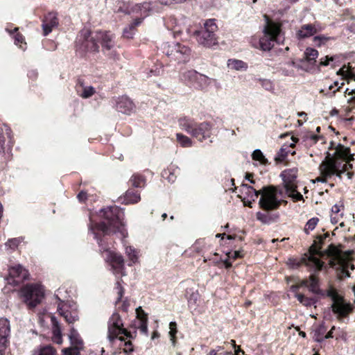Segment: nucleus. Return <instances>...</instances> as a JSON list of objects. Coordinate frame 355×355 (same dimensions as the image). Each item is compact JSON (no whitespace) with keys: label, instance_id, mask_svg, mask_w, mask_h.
Segmentation results:
<instances>
[{"label":"nucleus","instance_id":"obj_1","mask_svg":"<svg viewBox=\"0 0 355 355\" xmlns=\"http://www.w3.org/2000/svg\"><path fill=\"white\" fill-rule=\"evenodd\" d=\"M101 212L106 222L103 221L96 223L94 227H91L90 230L94 234L95 239L98 240V232H101L103 234H110L119 232L125 237L127 233L123 228V220L124 213L123 209L116 206H112L102 209Z\"/></svg>","mask_w":355,"mask_h":355},{"label":"nucleus","instance_id":"obj_2","mask_svg":"<svg viewBox=\"0 0 355 355\" xmlns=\"http://www.w3.org/2000/svg\"><path fill=\"white\" fill-rule=\"evenodd\" d=\"M242 187L246 188L250 193H252L251 198H257L261 196L259 205L264 211H272L277 209L282 202L281 200L277 198V189L272 185L263 187L261 190L257 191L252 187L248 184H242Z\"/></svg>","mask_w":355,"mask_h":355},{"label":"nucleus","instance_id":"obj_3","mask_svg":"<svg viewBox=\"0 0 355 355\" xmlns=\"http://www.w3.org/2000/svg\"><path fill=\"white\" fill-rule=\"evenodd\" d=\"M328 236L327 234L319 235L316 237L313 244L309 248V254H305L301 259H289L288 264L293 268H298L302 264L310 267L311 268H315L317 271H320L323 267V262H322L315 255H322L321 245L323 240Z\"/></svg>","mask_w":355,"mask_h":355},{"label":"nucleus","instance_id":"obj_4","mask_svg":"<svg viewBox=\"0 0 355 355\" xmlns=\"http://www.w3.org/2000/svg\"><path fill=\"white\" fill-rule=\"evenodd\" d=\"M150 3H143L130 4L129 3L126 8V13L130 15H137V17L135 21L123 29V36L125 38H132L135 33V27L139 25L143 19L148 16L151 10L154 9L153 6H150Z\"/></svg>","mask_w":355,"mask_h":355},{"label":"nucleus","instance_id":"obj_5","mask_svg":"<svg viewBox=\"0 0 355 355\" xmlns=\"http://www.w3.org/2000/svg\"><path fill=\"white\" fill-rule=\"evenodd\" d=\"M218 26L215 19H206L200 29L195 31L193 36L197 42L205 47H211L217 44L216 35Z\"/></svg>","mask_w":355,"mask_h":355},{"label":"nucleus","instance_id":"obj_6","mask_svg":"<svg viewBox=\"0 0 355 355\" xmlns=\"http://www.w3.org/2000/svg\"><path fill=\"white\" fill-rule=\"evenodd\" d=\"M179 125L182 130L200 141H202L211 136V125L208 122L198 124L193 120L184 117L179 119Z\"/></svg>","mask_w":355,"mask_h":355},{"label":"nucleus","instance_id":"obj_7","mask_svg":"<svg viewBox=\"0 0 355 355\" xmlns=\"http://www.w3.org/2000/svg\"><path fill=\"white\" fill-rule=\"evenodd\" d=\"M265 17L266 22L263 35L259 39V45L262 51H268L273 47L275 42H280L281 25L271 21L267 16Z\"/></svg>","mask_w":355,"mask_h":355},{"label":"nucleus","instance_id":"obj_8","mask_svg":"<svg viewBox=\"0 0 355 355\" xmlns=\"http://www.w3.org/2000/svg\"><path fill=\"white\" fill-rule=\"evenodd\" d=\"M24 303L29 309H34L44 297V290L39 284H28L21 289Z\"/></svg>","mask_w":355,"mask_h":355},{"label":"nucleus","instance_id":"obj_9","mask_svg":"<svg viewBox=\"0 0 355 355\" xmlns=\"http://www.w3.org/2000/svg\"><path fill=\"white\" fill-rule=\"evenodd\" d=\"M162 48L163 52L172 60L178 63H184L189 60L191 49L184 44L178 42H167L163 44Z\"/></svg>","mask_w":355,"mask_h":355},{"label":"nucleus","instance_id":"obj_10","mask_svg":"<svg viewBox=\"0 0 355 355\" xmlns=\"http://www.w3.org/2000/svg\"><path fill=\"white\" fill-rule=\"evenodd\" d=\"M281 177L282 178L284 187L288 196L294 201L302 200V195L297 191L296 179L297 177V169L293 168L285 170L281 173Z\"/></svg>","mask_w":355,"mask_h":355},{"label":"nucleus","instance_id":"obj_11","mask_svg":"<svg viewBox=\"0 0 355 355\" xmlns=\"http://www.w3.org/2000/svg\"><path fill=\"white\" fill-rule=\"evenodd\" d=\"M327 295L333 302L331 309L334 313L338 315V318L346 317L352 312L353 309L352 305L350 303L346 302L344 298L338 295L334 289H329Z\"/></svg>","mask_w":355,"mask_h":355},{"label":"nucleus","instance_id":"obj_12","mask_svg":"<svg viewBox=\"0 0 355 355\" xmlns=\"http://www.w3.org/2000/svg\"><path fill=\"white\" fill-rule=\"evenodd\" d=\"M98 38L96 33H92L88 29L82 30L76 40V45L84 51H98Z\"/></svg>","mask_w":355,"mask_h":355},{"label":"nucleus","instance_id":"obj_13","mask_svg":"<svg viewBox=\"0 0 355 355\" xmlns=\"http://www.w3.org/2000/svg\"><path fill=\"white\" fill-rule=\"evenodd\" d=\"M334 161L352 162L354 159V155L350 153V148L345 147L344 145L338 144L335 147V152L333 155L327 153L324 160L320 165V169L322 173L327 172L326 164L329 159Z\"/></svg>","mask_w":355,"mask_h":355},{"label":"nucleus","instance_id":"obj_14","mask_svg":"<svg viewBox=\"0 0 355 355\" xmlns=\"http://www.w3.org/2000/svg\"><path fill=\"white\" fill-rule=\"evenodd\" d=\"M343 163V161H334V159H329L326 164L327 172L324 173L326 176H332L336 175L338 178L341 179L342 175L345 172L347 173V176L349 179H352L354 173L349 172V169L352 168V164H350V162H345Z\"/></svg>","mask_w":355,"mask_h":355},{"label":"nucleus","instance_id":"obj_15","mask_svg":"<svg viewBox=\"0 0 355 355\" xmlns=\"http://www.w3.org/2000/svg\"><path fill=\"white\" fill-rule=\"evenodd\" d=\"M121 334L129 336L127 330L123 328V323L120 315L114 313L108 321V338L110 341H112Z\"/></svg>","mask_w":355,"mask_h":355},{"label":"nucleus","instance_id":"obj_16","mask_svg":"<svg viewBox=\"0 0 355 355\" xmlns=\"http://www.w3.org/2000/svg\"><path fill=\"white\" fill-rule=\"evenodd\" d=\"M71 346L62 349V355H79L84 347L83 340L78 331L71 328L69 335Z\"/></svg>","mask_w":355,"mask_h":355},{"label":"nucleus","instance_id":"obj_17","mask_svg":"<svg viewBox=\"0 0 355 355\" xmlns=\"http://www.w3.org/2000/svg\"><path fill=\"white\" fill-rule=\"evenodd\" d=\"M28 271L24 269L21 265H17L10 268L9 277L7 281L9 284L17 285L23 280L28 279Z\"/></svg>","mask_w":355,"mask_h":355},{"label":"nucleus","instance_id":"obj_18","mask_svg":"<svg viewBox=\"0 0 355 355\" xmlns=\"http://www.w3.org/2000/svg\"><path fill=\"white\" fill-rule=\"evenodd\" d=\"M318 57V51L313 48L308 47L304 53V58L300 60V65L298 66L306 71L313 68Z\"/></svg>","mask_w":355,"mask_h":355},{"label":"nucleus","instance_id":"obj_19","mask_svg":"<svg viewBox=\"0 0 355 355\" xmlns=\"http://www.w3.org/2000/svg\"><path fill=\"white\" fill-rule=\"evenodd\" d=\"M114 101L116 110L123 114H130L135 110L134 103L126 96L118 97Z\"/></svg>","mask_w":355,"mask_h":355},{"label":"nucleus","instance_id":"obj_20","mask_svg":"<svg viewBox=\"0 0 355 355\" xmlns=\"http://www.w3.org/2000/svg\"><path fill=\"white\" fill-rule=\"evenodd\" d=\"M10 322L6 318L0 319V355H3L8 343L10 334Z\"/></svg>","mask_w":355,"mask_h":355},{"label":"nucleus","instance_id":"obj_21","mask_svg":"<svg viewBox=\"0 0 355 355\" xmlns=\"http://www.w3.org/2000/svg\"><path fill=\"white\" fill-rule=\"evenodd\" d=\"M98 41H101L103 51H110L114 46V36L110 32H96Z\"/></svg>","mask_w":355,"mask_h":355},{"label":"nucleus","instance_id":"obj_22","mask_svg":"<svg viewBox=\"0 0 355 355\" xmlns=\"http://www.w3.org/2000/svg\"><path fill=\"white\" fill-rule=\"evenodd\" d=\"M98 41H101L103 51H110L114 46V36L110 32H96Z\"/></svg>","mask_w":355,"mask_h":355},{"label":"nucleus","instance_id":"obj_23","mask_svg":"<svg viewBox=\"0 0 355 355\" xmlns=\"http://www.w3.org/2000/svg\"><path fill=\"white\" fill-rule=\"evenodd\" d=\"M58 19L55 13L49 12L43 20L42 28L44 35H47L52 31L53 28L57 27Z\"/></svg>","mask_w":355,"mask_h":355},{"label":"nucleus","instance_id":"obj_24","mask_svg":"<svg viewBox=\"0 0 355 355\" xmlns=\"http://www.w3.org/2000/svg\"><path fill=\"white\" fill-rule=\"evenodd\" d=\"M110 259L114 272L115 274L121 273L124 269V259L122 255L110 252Z\"/></svg>","mask_w":355,"mask_h":355},{"label":"nucleus","instance_id":"obj_25","mask_svg":"<svg viewBox=\"0 0 355 355\" xmlns=\"http://www.w3.org/2000/svg\"><path fill=\"white\" fill-rule=\"evenodd\" d=\"M58 312L64 318L68 324H73L79 319L78 314L76 311H71L68 309H65L64 305L61 304L58 305Z\"/></svg>","mask_w":355,"mask_h":355},{"label":"nucleus","instance_id":"obj_26","mask_svg":"<svg viewBox=\"0 0 355 355\" xmlns=\"http://www.w3.org/2000/svg\"><path fill=\"white\" fill-rule=\"evenodd\" d=\"M314 35L315 28L312 26V24L302 25L296 33V36L300 40L310 37Z\"/></svg>","mask_w":355,"mask_h":355},{"label":"nucleus","instance_id":"obj_27","mask_svg":"<svg viewBox=\"0 0 355 355\" xmlns=\"http://www.w3.org/2000/svg\"><path fill=\"white\" fill-rule=\"evenodd\" d=\"M313 269H314V274H312L309 276V282L308 288H309V291H311V293H313L314 294L324 295L322 291L320 288L319 280L316 276V272H318V271H317L315 270V268H313Z\"/></svg>","mask_w":355,"mask_h":355},{"label":"nucleus","instance_id":"obj_28","mask_svg":"<svg viewBox=\"0 0 355 355\" xmlns=\"http://www.w3.org/2000/svg\"><path fill=\"white\" fill-rule=\"evenodd\" d=\"M140 200V194L137 191L133 189H128L123 198V202L125 204H135L137 203Z\"/></svg>","mask_w":355,"mask_h":355},{"label":"nucleus","instance_id":"obj_29","mask_svg":"<svg viewBox=\"0 0 355 355\" xmlns=\"http://www.w3.org/2000/svg\"><path fill=\"white\" fill-rule=\"evenodd\" d=\"M291 139L293 141V143H291L289 146H284L279 149V150L277 153V155L275 158V159L277 161H279V162L284 161V159L286 157L288 153H290V150L288 148L289 147L293 148L295 146V143H297L298 141V139L295 137H292Z\"/></svg>","mask_w":355,"mask_h":355},{"label":"nucleus","instance_id":"obj_30","mask_svg":"<svg viewBox=\"0 0 355 355\" xmlns=\"http://www.w3.org/2000/svg\"><path fill=\"white\" fill-rule=\"evenodd\" d=\"M51 322L53 324V340L55 343H56L58 344H61L62 343L61 329H60L59 322L55 316H51Z\"/></svg>","mask_w":355,"mask_h":355},{"label":"nucleus","instance_id":"obj_31","mask_svg":"<svg viewBox=\"0 0 355 355\" xmlns=\"http://www.w3.org/2000/svg\"><path fill=\"white\" fill-rule=\"evenodd\" d=\"M227 67L230 69L236 71L246 70L248 69V64L241 60L229 59L227 60Z\"/></svg>","mask_w":355,"mask_h":355},{"label":"nucleus","instance_id":"obj_32","mask_svg":"<svg viewBox=\"0 0 355 355\" xmlns=\"http://www.w3.org/2000/svg\"><path fill=\"white\" fill-rule=\"evenodd\" d=\"M212 79L208 76L200 73L198 74V78L195 87L200 89H207L211 83Z\"/></svg>","mask_w":355,"mask_h":355},{"label":"nucleus","instance_id":"obj_33","mask_svg":"<svg viewBox=\"0 0 355 355\" xmlns=\"http://www.w3.org/2000/svg\"><path fill=\"white\" fill-rule=\"evenodd\" d=\"M125 254L129 259V266L136 263L139 259V252L132 246L125 247Z\"/></svg>","mask_w":355,"mask_h":355},{"label":"nucleus","instance_id":"obj_34","mask_svg":"<svg viewBox=\"0 0 355 355\" xmlns=\"http://www.w3.org/2000/svg\"><path fill=\"white\" fill-rule=\"evenodd\" d=\"M199 73L195 70H188L182 74V79L193 84L195 86Z\"/></svg>","mask_w":355,"mask_h":355},{"label":"nucleus","instance_id":"obj_35","mask_svg":"<svg viewBox=\"0 0 355 355\" xmlns=\"http://www.w3.org/2000/svg\"><path fill=\"white\" fill-rule=\"evenodd\" d=\"M131 185L134 187L141 188L146 184V180L143 175L134 174L130 179Z\"/></svg>","mask_w":355,"mask_h":355},{"label":"nucleus","instance_id":"obj_36","mask_svg":"<svg viewBox=\"0 0 355 355\" xmlns=\"http://www.w3.org/2000/svg\"><path fill=\"white\" fill-rule=\"evenodd\" d=\"M327 331V328L324 325L320 324L315 328L313 333V338L316 342H322L324 339V334Z\"/></svg>","mask_w":355,"mask_h":355},{"label":"nucleus","instance_id":"obj_37","mask_svg":"<svg viewBox=\"0 0 355 355\" xmlns=\"http://www.w3.org/2000/svg\"><path fill=\"white\" fill-rule=\"evenodd\" d=\"M55 352L56 351L53 347L45 345L35 350L33 355H55Z\"/></svg>","mask_w":355,"mask_h":355},{"label":"nucleus","instance_id":"obj_38","mask_svg":"<svg viewBox=\"0 0 355 355\" xmlns=\"http://www.w3.org/2000/svg\"><path fill=\"white\" fill-rule=\"evenodd\" d=\"M295 297L297 300L305 306H311L316 302V300L315 298L307 297L302 293H296Z\"/></svg>","mask_w":355,"mask_h":355},{"label":"nucleus","instance_id":"obj_39","mask_svg":"<svg viewBox=\"0 0 355 355\" xmlns=\"http://www.w3.org/2000/svg\"><path fill=\"white\" fill-rule=\"evenodd\" d=\"M176 139L178 142L181 145L182 147H191L193 144V142L189 137L181 133L176 134Z\"/></svg>","mask_w":355,"mask_h":355},{"label":"nucleus","instance_id":"obj_40","mask_svg":"<svg viewBox=\"0 0 355 355\" xmlns=\"http://www.w3.org/2000/svg\"><path fill=\"white\" fill-rule=\"evenodd\" d=\"M261 84V87L266 91L268 92H274L275 90V85L269 79L265 78H259L257 80Z\"/></svg>","mask_w":355,"mask_h":355},{"label":"nucleus","instance_id":"obj_41","mask_svg":"<svg viewBox=\"0 0 355 355\" xmlns=\"http://www.w3.org/2000/svg\"><path fill=\"white\" fill-rule=\"evenodd\" d=\"M318 221H319V219L316 217H313V218L309 219L305 225L304 230V232L306 234H309L311 231H312L315 229Z\"/></svg>","mask_w":355,"mask_h":355},{"label":"nucleus","instance_id":"obj_42","mask_svg":"<svg viewBox=\"0 0 355 355\" xmlns=\"http://www.w3.org/2000/svg\"><path fill=\"white\" fill-rule=\"evenodd\" d=\"M148 1H146L145 3H150V6L154 7V9L153 10H151V12L157 10L156 5H155L157 0H148ZM158 1H159V3L161 4H164V5H169V4H171L173 3H182V1H178V0H158Z\"/></svg>","mask_w":355,"mask_h":355},{"label":"nucleus","instance_id":"obj_43","mask_svg":"<svg viewBox=\"0 0 355 355\" xmlns=\"http://www.w3.org/2000/svg\"><path fill=\"white\" fill-rule=\"evenodd\" d=\"M95 89L92 86L83 87V91L80 93V96L83 98H88L94 95Z\"/></svg>","mask_w":355,"mask_h":355},{"label":"nucleus","instance_id":"obj_44","mask_svg":"<svg viewBox=\"0 0 355 355\" xmlns=\"http://www.w3.org/2000/svg\"><path fill=\"white\" fill-rule=\"evenodd\" d=\"M252 159L260 162V163L265 164L267 163V159L265 158L263 153L259 149L254 150L252 155Z\"/></svg>","mask_w":355,"mask_h":355},{"label":"nucleus","instance_id":"obj_45","mask_svg":"<svg viewBox=\"0 0 355 355\" xmlns=\"http://www.w3.org/2000/svg\"><path fill=\"white\" fill-rule=\"evenodd\" d=\"M330 39H331V37H327L325 35H321L315 36L313 38V43L315 44V45H316L318 46H320L326 44Z\"/></svg>","mask_w":355,"mask_h":355},{"label":"nucleus","instance_id":"obj_46","mask_svg":"<svg viewBox=\"0 0 355 355\" xmlns=\"http://www.w3.org/2000/svg\"><path fill=\"white\" fill-rule=\"evenodd\" d=\"M169 328H170L169 335L171 336V340L173 345H174L175 343V334L177 333L176 323L175 322H171L169 324Z\"/></svg>","mask_w":355,"mask_h":355},{"label":"nucleus","instance_id":"obj_47","mask_svg":"<svg viewBox=\"0 0 355 355\" xmlns=\"http://www.w3.org/2000/svg\"><path fill=\"white\" fill-rule=\"evenodd\" d=\"M148 318L141 319L139 320V328L141 331L144 334H146L148 331Z\"/></svg>","mask_w":355,"mask_h":355},{"label":"nucleus","instance_id":"obj_48","mask_svg":"<svg viewBox=\"0 0 355 355\" xmlns=\"http://www.w3.org/2000/svg\"><path fill=\"white\" fill-rule=\"evenodd\" d=\"M257 220L264 223H267L269 221V218L268 215L260 211L257 213Z\"/></svg>","mask_w":355,"mask_h":355},{"label":"nucleus","instance_id":"obj_49","mask_svg":"<svg viewBox=\"0 0 355 355\" xmlns=\"http://www.w3.org/2000/svg\"><path fill=\"white\" fill-rule=\"evenodd\" d=\"M116 288L117 289V293H118V297H117V300H116V303L118 302H119L122 297H123V293H124V289L121 286V284L119 282H116Z\"/></svg>","mask_w":355,"mask_h":355},{"label":"nucleus","instance_id":"obj_50","mask_svg":"<svg viewBox=\"0 0 355 355\" xmlns=\"http://www.w3.org/2000/svg\"><path fill=\"white\" fill-rule=\"evenodd\" d=\"M137 318L141 320V319L148 318L146 313L144 311L141 306L136 309Z\"/></svg>","mask_w":355,"mask_h":355},{"label":"nucleus","instance_id":"obj_51","mask_svg":"<svg viewBox=\"0 0 355 355\" xmlns=\"http://www.w3.org/2000/svg\"><path fill=\"white\" fill-rule=\"evenodd\" d=\"M333 60V57L326 56L324 59L322 58L320 60V66H327L329 63V61H332Z\"/></svg>","mask_w":355,"mask_h":355},{"label":"nucleus","instance_id":"obj_52","mask_svg":"<svg viewBox=\"0 0 355 355\" xmlns=\"http://www.w3.org/2000/svg\"><path fill=\"white\" fill-rule=\"evenodd\" d=\"M123 350L126 353L131 352L133 351V347H132V345L131 342L128 341V342H125L124 343Z\"/></svg>","mask_w":355,"mask_h":355},{"label":"nucleus","instance_id":"obj_53","mask_svg":"<svg viewBox=\"0 0 355 355\" xmlns=\"http://www.w3.org/2000/svg\"><path fill=\"white\" fill-rule=\"evenodd\" d=\"M229 258H232L233 259H236L239 257H241V252L240 251H234V252H228L227 254Z\"/></svg>","mask_w":355,"mask_h":355},{"label":"nucleus","instance_id":"obj_54","mask_svg":"<svg viewBox=\"0 0 355 355\" xmlns=\"http://www.w3.org/2000/svg\"><path fill=\"white\" fill-rule=\"evenodd\" d=\"M24 42V37L17 33L15 36V43L17 44V45H19L20 44H22Z\"/></svg>","mask_w":355,"mask_h":355},{"label":"nucleus","instance_id":"obj_55","mask_svg":"<svg viewBox=\"0 0 355 355\" xmlns=\"http://www.w3.org/2000/svg\"><path fill=\"white\" fill-rule=\"evenodd\" d=\"M309 282V278L308 279H304L300 282V284L299 286H293L292 288L293 290H297L300 286H306L308 288Z\"/></svg>","mask_w":355,"mask_h":355},{"label":"nucleus","instance_id":"obj_56","mask_svg":"<svg viewBox=\"0 0 355 355\" xmlns=\"http://www.w3.org/2000/svg\"><path fill=\"white\" fill-rule=\"evenodd\" d=\"M77 198L80 201H85L87 198V193L84 191H80L78 194Z\"/></svg>","mask_w":355,"mask_h":355},{"label":"nucleus","instance_id":"obj_57","mask_svg":"<svg viewBox=\"0 0 355 355\" xmlns=\"http://www.w3.org/2000/svg\"><path fill=\"white\" fill-rule=\"evenodd\" d=\"M312 26L315 28V34H316L318 32H320L322 30V27L320 26L319 23H314L312 24Z\"/></svg>","mask_w":355,"mask_h":355},{"label":"nucleus","instance_id":"obj_58","mask_svg":"<svg viewBox=\"0 0 355 355\" xmlns=\"http://www.w3.org/2000/svg\"><path fill=\"white\" fill-rule=\"evenodd\" d=\"M320 171L321 174L322 175V177H318V178H317L315 180V181H314V182H326V178H329L330 176H326V175H324L322 173V171H321L320 169Z\"/></svg>","mask_w":355,"mask_h":355},{"label":"nucleus","instance_id":"obj_59","mask_svg":"<svg viewBox=\"0 0 355 355\" xmlns=\"http://www.w3.org/2000/svg\"><path fill=\"white\" fill-rule=\"evenodd\" d=\"M335 329V327H332L331 330L324 336V339H328L333 337V331Z\"/></svg>","mask_w":355,"mask_h":355},{"label":"nucleus","instance_id":"obj_60","mask_svg":"<svg viewBox=\"0 0 355 355\" xmlns=\"http://www.w3.org/2000/svg\"><path fill=\"white\" fill-rule=\"evenodd\" d=\"M340 206L337 205H335L332 207L331 208V211L334 213V214H338L340 212Z\"/></svg>","mask_w":355,"mask_h":355},{"label":"nucleus","instance_id":"obj_61","mask_svg":"<svg viewBox=\"0 0 355 355\" xmlns=\"http://www.w3.org/2000/svg\"><path fill=\"white\" fill-rule=\"evenodd\" d=\"M252 174L247 173L245 178L249 180L251 183L254 184V180H252Z\"/></svg>","mask_w":355,"mask_h":355},{"label":"nucleus","instance_id":"obj_62","mask_svg":"<svg viewBox=\"0 0 355 355\" xmlns=\"http://www.w3.org/2000/svg\"><path fill=\"white\" fill-rule=\"evenodd\" d=\"M235 349V354L234 355H241V354H243L244 352L238 346Z\"/></svg>","mask_w":355,"mask_h":355},{"label":"nucleus","instance_id":"obj_63","mask_svg":"<svg viewBox=\"0 0 355 355\" xmlns=\"http://www.w3.org/2000/svg\"><path fill=\"white\" fill-rule=\"evenodd\" d=\"M331 221L332 223L336 224V223H338V218L337 216H331Z\"/></svg>","mask_w":355,"mask_h":355},{"label":"nucleus","instance_id":"obj_64","mask_svg":"<svg viewBox=\"0 0 355 355\" xmlns=\"http://www.w3.org/2000/svg\"><path fill=\"white\" fill-rule=\"evenodd\" d=\"M223 262L226 268H229L232 266V263L227 259L225 260Z\"/></svg>","mask_w":355,"mask_h":355}]
</instances>
